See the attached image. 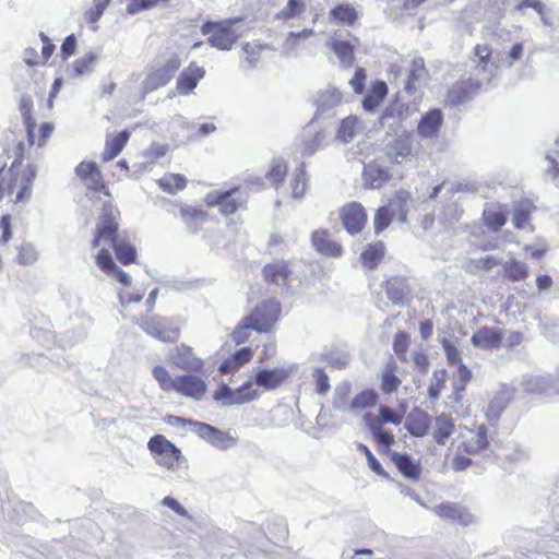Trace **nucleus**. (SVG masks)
<instances>
[{
  "label": "nucleus",
  "instance_id": "f257e3e1",
  "mask_svg": "<svg viewBox=\"0 0 559 559\" xmlns=\"http://www.w3.org/2000/svg\"><path fill=\"white\" fill-rule=\"evenodd\" d=\"M119 210L111 202L103 205L92 239V248H98L103 242L110 243L117 260L123 265L136 262V249L124 233L119 231Z\"/></svg>",
  "mask_w": 559,
  "mask_h": 559
},
{
  "label": "nucleus",
  "instance_id": "f03ea898",
  "mask_svg": "<svg viewBox=\"0 0 559 559\" xmlns=\"http://www.w3.org/2000/svg\"><path fill=\"white\" fill-rule=\"evenodd\" d=\"M36 168L25 163L24 143L16 145V155L9 167L0 168V201L8 199L13 203L27 202L33 192Z\"/></svg>",
  "mask_w": 559,
  "mask_h": 559
},
{
  "label": "nucleus",
  "instance_id": "7ed1b4c3",
  "mask_svg": "<svg viewBox=\"0 0 559 559\" xmlns=\"http://www.w3.org/2000/svg\"><path fill=\"white\" fill-rule=\"evenodd\" d=\"M281 316L282 306L276 298L260 300L235 325L230 338L236 345H241L250 340L252 331L259 334L271 333L275 330Z\"/></svg>",
  "mask_w": 559,
  "mask_h": 559
},
{
  "label": "nucleus",
  "instance_id": "20e7f679",
  "mask_svg": "<svg viewBox=\"0 0 559 559\" xmlns=\"http://www.w3.org/2000/svg\"><path fill=\"white\" fill-rule=\"evenodd\" d=\"M152 374L157 381L159 389L165 393H177L180 396L194 401H201L206 392V372H187L173 377L164 366H155Z\"/></svg>",
  "mask_w": 559,
  "mask_h": 559
},
{
  "label": "nucleus",
  "instance_id": "39448f33",
  "mask_svg": "<svg viewBox=\"0 0 559 559\" xmlns=\"http://www.w3.org/2000/svg\"><path fill=\"white\" fill-rule=\"evenodd\" d=\"M488 429L479 425L473 429L462 431L459 437L456 454L452 459L451 467L455 472H462L472 465V460L466 455H477L489 447Z\"/></svg>",
  "mask_w": 559,
  "mask_h": 559
},
{
  "label": "nucleus",
  "instance_id": "423d86ee",
  "mask_svg": "<svg viewBox=\"0 0 559 559\" xmlns=\"http://www.w3.org/2000/svg\"><path fill=\"white\" fill-rule=\"evenodd\" d=\"M239 22H241L240 17L206 21L201 26V33L206 36V40L212 47L230 50L241 36L236 28Z\"/></svg>",
  "mask_w": 559,
  "mask_h": 559
},
{
  "label": "nucleus",
  "instance_id": "0eeeda50",
  "mask_svg": "<svg viewBox=\"0 0 559 559\" xmlns=\"http://www.w3.org/2000/svg\"><path fill=\"white\" fill-rule=\"evenodd\" d=\"M404 412L393 409L385 405L380 406L377 415L366 413L364 416V420L374 440L385 448H390L394 443V436L391 432L383 430V425L393 424L399 426L402 424Z\"/></svg>",
  "mask_w": 559,
  "mask_h": 559
},
{
  "label": "nucleus",
  "instance_id": "6e6552de",
  "mask_svg": "<svg viewBox=\"0 0 559 559\" xmlns=\"http://www.w3.org/2000/svg\"><path fill=\"white\" fill-rule=\"evenodd\" d=\"M147 449L155 463L167 471L179 468L183 461L181 450L164 435L152 436L147 442Z\"/></svg>",
  "mask_w": 559,
  "mask_h": 559
},
{
  "label": "nucleus",
  "instance_id": "1a4fd4ad",
  "mask_svg": "<svg viewBox=\"0 0 559 559\" xmlns=\"http://www.w3.org/2000/svg\"><path fill=\"white\" fill-rule=\"evenodd\" d=\"M180 67L181 61L176 55L171 56L163 64L148 67L142 82L143 96L166 86L174 79Z\"/></svg>",
  "mask_w": 559,
  "mask_h": 559
},
{
  "label": "nucleus",
  "instance_id": "9d476101",
  "mask_svg": "<svg viewBox=\"0 0 559 559\" xmlns=\"http://www.w3.org/2000/svg\"><path fill=\"white\" fill-rule=\"evenodd\" d=\"M204 201L209 207H218L223 215L228 216L246 207L248 195L242 193L239 187H233L226 191L209 192Z\"/></svg>",
  "mask_w": 559,
  "mask_h": 559
},
{
  "label": "nucleus",
  "instance_id": "9b49d317",
  "mask_svg": "<svg viewBox=\"0 0 559 559\" xmlns=\"http://www.w3.org/2000/svg\"><path fill=\"white\" fill-rule=\"evenodd\" d=\"M411 200V193L406 190H400L395 193L393 200L389 205L379 207L373 216V229L376 235H380L386 229L393 221L394 211L391 209L393 204L401 210V221L406 219L407 211L404 210L408 201Z\"/></svg>",
  "mask_w": 559,
  "mask_h": 559
},
{
  "label": "nucleus",
  "instance_id": "f8f14e48",
  "mask_svg": "<svg viewBox=\"0 0 559 559\" xmlns=\"http://www.w3.org/2000/svg\"><path fill=\"white\" fill-rule=\"evenodd\" d=\"M139 325L150 335L163 342H176L180 330L170 320L160 317H150L141 320Z\"/></svg>",
  "mask_w": 559,
  "mask_h": 559
},
{
  "label": "nucleus",
  "instance_id": "ddd939ff",
  "mask_svg": "<svg viewBox=\"0 0 559 559\" xmlns=\"http://www.w3.org/2000/svg\"><path fill=\"white\" fill-rule=\"evenodd\" d=\"M74 171L88 190L103 192L105 195L110 197L103 174L95 162L83 160L75 167Z\"/></svg>",
  "mask_w": 559,
  "mask_h": 559
},
{
  "label": "nucleus",
  "instance_id": "4468645a",
  "mask_svg": "<svg viewBox=\"0 0 559 559\" xmlns=\"http://www.w3.org/2000/svg\"><path fill=\"white\" fill-rule=\"evenodd\" d=\"M367 217V212L359 202H348L340 210L342 224L350 235H357L365 228Z\"/></svg>",
  "mask_w": 559,
  "mask_h": 559
},
{
  "label": "nucleus",
  "instance_id": "2eb2a0df",
  "mask_svg": "<svg viewBox=\"0 0 559 559\" xmlns=\"http://www.w3.org/2000/svg\"><path fill=\"white\" fill-rule=\"evenodd\" d=\"M480 90V83L474 79L460 80L448 91L445 104L453 107L472 99Z\"/></svg>",
  "mask_w": 559,
  "mask_h": 559
},
{
  "label": "nucleus",
  "instance_id": "dca6fc26",
  "mask_svg": "<svg viewBox=\"0 0 559 559\" xmlns=\"http://www.w3.org/2000/svg\"><path fill=\"white\" fill-rule=\"evenodd\" d=\"M503 331L492 326H480L472 337L471 343L474 347L483 350H497L503 345Z\"/></svg>",
  "mask_w": 559,
  "mask_h": 559
},
{
  "label": "nucleus",
  "instance_id": "f3484780",
  "mask_svg": "<svg viewBox=\"0 0 559 559\" xmlns=\"http://www.w3.org/2000/svg\"><path fill=\"white\" fill-rule=\"evenodd\" d=\"M289 377L290 369L288 368L260 369L254 374V382L264 391H274L287 382Z\"/></svg>",
  "mask_w": 559,
  "mask_h": 559
},
{
  "label": "nucleus",
  "instance_id": "a211bd4d",
  "mask_svg": "<svg viewBox=\"0 0 559 559\" xmlns=\"http://www.w3.org/2000/svg\"><path fill=\"white\" fill-rule=\"evenodd\" d=\"M174 364L186 372L204 373L205 371V361L195 355L192 347L186 344L176 347Z\"/></svg>",
  "mask_w": 559,
  "mask_h": 559
},
{
  "label": "nucleus",
  "instance_id": "6ab92c4d",
  "mask_svg": "<svg viewBox=\"0 0 559 559\" xmlns=\"http://www.w3.org/2000/svg\"><path fill=\"white\" fill-rule=\"evenodd\" d=\"M388 158L395 164L408 160L414 156L413 135L411 132H403L397 135L389 145Z\"/></svg>",
  "mask_w": 559,
  "mask_h": 559
},
{
  "label": "nucleus",
  "instance_id": "aec40b11",
  "mask_svg": "<svg viewBox=\"0 0 559 559\" xmlns=\"http://www.w3.org/2000/svg\"><path fill=\"white\" fill-rule=\"evenodd\" d=\"M205 70L197 62H190L179 74L176 91L180 95H189L204 78Z\"/></svg>",
  "mask_w": 559,
  "mask_h": 559
},
{
  "label": "nucleus",
  "instance_id": "412c9836",
  "mask_svg": "<svg viewBox=\"0 0 559 559\" xmlns=\"http://www.w3.org/2000/svg\"><path fill=\"white\" fill-rule=\"evenodd\" d=\"M311 243L320 254L332 258H338L343 254L342 246L331 239L328 229L320 228L314 230L311 235Z\"/></svg>",
  "mask_w": 559,
  "mask_h": 559
},
{
  "label": "nucleus",
  "instance_id": "4be33fe9",
  "mask_svg": "<svg viewBox=\"0 0 559 559\" xmlns=\"http://www.w3.org/2000/svg\"><path fill=\"white\" fill-rule=\"evenodd\" d=\"M391 178L392 175L390 170L374 160L364 167L362 180L365 187L369 189H380L389 182Z\"/></svg>",
  "mask_w": 559,
  "mask_h": 559
},
{
  "label": "nucleus",
  "instance_id": "5701e85b",
  "mask_svg": "<svg viewBox=\"0 0 559 559\" xmlns=\"http://www.w3.org/2000/svg\"><path fill=\"white\" fill-rule=\"evenodd\" d=\"M95 262L104 273L112 274L124 286L130 285L131 278L129 274L116 265L108 249L102 248L95 257Z\"/></svg>",
  "mask_w": 559,
  "mask_h": 559
},
{
  "label": "nucleus",
  "instance_id": "b1692460",
  "mask_svg": "<svg viewBox=\"0 0 559 559\" xmlns=\"http://www.w3.org/2000/svg\"><path fill=\"white\" fill-rule=\"evenodd\" d=\"M254 355V350L251 347H241L228 356L218 367L221 374H233L238 371L241 367L249 364Z\"/></svg>",
  "mask_w": 559,
  "mask_h": 559
},
{
  "label": "nucleus",
  "instance_id": "393cba45",
  "mask_svg": "<svg viewBox=\"0 0 559 559\" xmlns=\"http://www.w3.org/2000/svg\"><path fill=\"white\" fill-rule=\"evenodd\" d=\"M443 123V116L440 109L433 108L427 111L419 120L417 131L423 138L431 139L439 134Z\"/></svg>",
  "mask_w": 559,
  "mask_h": 559
},
{
  "label": "nucleus",
  "instance_id": "a878e982",
  "mask_svg": "<svg viewBox=\"0 0 559 559\" xmlns=\"http://www.w3.org/2000/svg\"><path fill=\"white\" fill-rule=\"evenodd\" d=\"M131 132L129 130H122L116 134H107L105 147L100 155L102 160L109 162L116 158L128 144Z\"/></svg>",
  "mask_w": 559,
  "mask_h": 559
},
{
  "label": "nucleus",
  "instance_id": "bb28decb",
  "mask_svg": "<svg viewBox=\"0 0 559 559\" xmlns=\"http://www.w3.org/2000/svg\"><path fill=\"white\" fill-rule=\"evenodd\" d=\"M386 248L383 241L368 243L360 253V262L368 270L377 269L384 260Z\"/></svg>",
  "mask_w": 559,
  "mask_h": 559
},
{
  "label": "nucleus",
  "instance_id": "cd10ccee",
  "mask_svg": "<svg viewBox=\"0 0 559 559\" xmlns=\"http://www.w3.org/2000/svg\"><path fill=\"white\" fill-rule=\"evenodd\" d=\"M536 210L534 203L528 199H523L514 203L512 223L516 229L530 228L533 230L531 225V216Z\"/></svg>",
  "mask_w": 559,
  "mask_h": 559
},
{
  "label": "nucleus",
  "instance_id": "c85d7f7f",
  "mask_svg": "<svg viewBox=\"0 0 559 559\" xmlns=\"http://www.w3.org/2000/svg\"><path fill=\"white\" fill-rule=\"evenodd\" d=\"M399 367L393 358H390L380 376V390L384 394H392L399 390L402 384L401 378L397 376Z\"/></svg>",
  "mask_w": 559,
  "mask_h": 559
},
{
  "label": "nucleus",
  "instance_id": "c756f323",
  "mask_svg": "<svg viewBox=\"0 0 559 559\" xmlns=\"http://www.w3.org/2000/svg\"><path fill=\"white\" fill-rule=\"evenodd\" d=\"M431 426L430 416L418 408L413 409L406 420L407 431L415 437H424L427 435Z\"/></svg>",
  "mask_w": 559,
  "mask_h": 559
},
{
  "label": "nucleus",
  "instance_id": "7c9ffc66",
  "mask_svg": "<svg viewBox=\"0 0 559 559\" xmlns=\"http://www.w3.org/2000/svg\"><path fill=\"white\" fill-rule=\"evenodd\" d=\"M262 274L264 281L269 284L286 285L290 270L287 262L278 261L264 265Z\"/></svg>",
  "mask_w": 559,
  "mask_h": 559
},
{
  "label": "nucleus",
  "instance_id": "2f4dec72",
  "mask_svg": "<svg viewBox=\"0 0 559 559\" xmlns=\"http://www.w3.org/2000/svg\"><path fill=\"white\" fill-rule=\"evenodd\" d=\"M388 95V85L384 81H373L362 99V107L367 111H373Z\"/></svg>",
  "mask_w": 559,
  "mask_h": 559
},
{
  "label": "nucleus",
  "instance_id": "473e14b6",
  "mask_svg": "<svg viewBox=\"0 0 559 559\" xmlns=\"http://www.w3.org/2000/svg\"><path fill=\"white\" fill-rule=\"evenodd\" d=\"M329 14L332 21L346 26H354L359 20V12L350 3L336 4Z\"/></svg>",
  "mask_w": 559,
  "mask_h": 559
},
{
  "label": "nucleus",
  "instance_id": "72a5a7b5",
  "mask_svg": "<svg viewBox=\"0 0 559 559\" xmlns=\"http://www.w3.org/2000/svg\"><path fill=\"white\" fill-rule=\"evenodd\" d=\"M156 183L165 193L177 194L187 188L188 179L181 174L166 173L163 177L156 180Z\"/></svg>",
  "mask_w": 559,
  "mask_h": 559
},
{
  "label": "nucleus",
  "instance_id": "f704fd0d",
  "mask_svg": "<svg viewBox=\"0 0 559 559\" xmlns=\"http://www.w3.org/2000/svg\"><path fill=\"white\" fill-rule=\"evenodd\" d=\"M400 473L409 479L417 480L421 474L419 463L414 462L411 456L401 453H393L391 456Z\"/></svg>",
  "mask_w": 559,
  "mask_h": 559
},
{
  "label": "nucleus",
  "instance_id": "c9c22d12",
  "mask_svg": "<svg viewBox=\"0 0 559 559\" xmlns=\"http://www.w3.org/2000/svg\"><path fill=\"white\" fill-rule=\"evenodd\" d=\"M455 424L450 415L441 414L436 417L432 437L438 444H444L454 432Z\"/></svg>",
  "mask_w": 559,
  "mask_h": 559
},
{
  "label": "nucleus",
  "instance_id": "e433bc0d",
  "mask_svg": "<svg viewBox=\"0 0 559 559\" xmlns=\"http://www.w3.org/2000/svg\"><path fill=\"white\" fill-rule=\"evenodd\" d=\"M378 402V394L373 389H365L350 401L347 409L352 413L372 408Z\"/></svg>",
  "mask_w": 559,
  "mask_h": 559
},
{
  "label": "nucleus",
  "instance_id": "4c0bfd02",
  "mask_svg": "<svg viewBox=\"0 0 559 559\" xmlns=\"http://www.w3.org/2000/svg\"><path fill=\"white\" fill-rule=\"evenodd\" d=\"M287 171L288 165L283 158H273L265 177L270 183L277 189L284 183Z\"/></svg>",
  "mask_w": 559,
  "mask_h": 559
},
{
  "label": "nucleus",
  "instance_id": "58836bf2",
  "mask_svg": "<svg viewBox=\"0 0 559 559\" xmlns=\"http://www.w3.org/2000/svg\"><path fill=\"white\" fill-rule=\"evenodd\" d=\"M53 131L51 122H43L38 128L36 121H33L32 134L27 133V142L29 146L43 147Z\"/></svg>",
  "mask_w": 559,
  "mask_h": 559
},
{
  "label": "nucleus",
  "instance_id": "ea45409f",
  "mask_svg": "<svg viewBox=\"0 0 559 559\" xmlns=\"http://www.w3.org/2000/svg\"><path fill=\"white\" fill-rule=\"evenodd\" d=\"M330 47L344 66L352 67L354 64L355 46L350 41L334 39Z\"/></svg>",
  "mask_w": 559,
  "mask_h": 559
},
{
  "label": "nucleus",
  "instance_id": "a19ab883",
  "mask_svg": "<svg viewBox=\"0 0 559 559\" xmlns=\"http://www.w3.org/2000/svg\"><path fill=\"white\" fill-rule=\"evenodd\" d=\"M501 259L495 255H486L480 259H469L464 269L466 272L471 274H476L479 272H488L496 266L501 264Z\"/></svg>",
  "mask_w": 559,
  "mask_h": 559
},
{
  "label": "nucleus",
  "instance_id": "79ce46f5",
  "mask_svg": "<svg viewBox=\"0 0 559 559\" xmlns=\"http://www.w3.org/2000/svg\"><path fill=\"white\" fill-rule=\"evenodd\" d=\"M528 275V269L523 262L511 259L503 264V276L512 283L525 281Z\"/></svg>",
  "mask_w": 559,
  "mask_h": 559
},
{
  "label": "nucleus",
  "instance_id": "37998d69",
  "mask_svg": "<svg viewBox=\"0 0 559 559\" xmlns=\"http://www.w3.org/2000/svg\"><path fill=\"white\" fill-rule=\"evenodd\" d=\"M255 386L254 379L245 381L240 386L235 389L234 403L242 405L257 400L260 396V392Z\"/></svg>",
  "mask_w": 559,
  "mask_h": 559
},
{
  "label": "nucleus",
  "instance_id": "c03bdc74",
  "mask_svg": "<svg viewBox=\"0 0 559 559\" xmlns=\"http://www.w3.org/2000/svg\"><path fill=\"white\" fill-rule=\"evenodd\" d=\"M483 221L489 229L499 231L507 223V212L502 206L487 209L483 212Z\"/></svg>",
  "mask_w": 559,
  "mask_h": 559
},
{
  "label": "nucleus",
  "instance_id": "a18cd8bd",
  "mask_svg": "<svg viewBox=\"0 0 559 559\" xmlns=\"http://www.w3.org/2000/svg\"><path fill=\"white\" fill-rule=\"evenodd\" d=\"M473 52L477 58V68L480 70L486 71L490 66L498 68V66L492 60L493 50L488 44L475 45Z\"/></svg>",
  "mask_w": 559,
  "mask_h": 559
},
{
  "label": "nucleus",
  "instance_id": "49530a36",
  "mask_svg": "<svg viewBox=\"0 0 559 559\" xmlns=\"http://www.w3.org/2000/svg\"><path fill=\"white\" fill-rule=\"evenodd\" d=\"M411 344V337L405 331H399L393 338V352L401 362L407 361V350Z\"/></svg>",
  "mask_w": 559,
  "mask_h": 559
},
{
  "label": "nucleus",
  "instance_id": "de8ad7c7",
  "mask_svg": "<svg viewBox=\"0 0 559 559\" xmlns=\"http://www.w3.org/2000/svg\"><path fill=\"white\" fill-rule=\"evenodd\" d=\"M308 188V175L305 164H301L295 171L292 181V191L295 198H302Z\"/></svg>",
  "mask_w": 559,
  "mask_h": 559
},
{
  "label": "nucleus",
  "instance_id": "09e8293b",
  "mask_svg": "<svg viewBox=\"0 0 559 559\" xmlns=\"http://www.w3.org/2000/svg\"><path fill=\"white\" fill-rule=\"evenodd\" d=\"M180 217L187 224L204 222L207 219V213L200 207L183 205L179 210Z\"/></svg>",
  "mask_w": 559,
  "mask_h": 559
},
{
  "label": "nucleus",
  "instance_id": "8fccbe9b",
  "mask_svg": "<svg viewBox=\"0 0 559 559\" xmlns=\"http://www.w3.org/2000/svg\"><path fill=\"white\" fill-rule=\"evenodd\" d=\"M447 371L444 369L435 370L432 380L428 388V395L431 400H438L441 391L445 388Z\"/></svg>",
  "mask_w": 559,
  "mask_h": 559
},
{
  "label": "nucleus",
  "instance_id": "3c124183",
  "mask_svg": "<svg viewBox=\"0 0 559 559\" xmlns=\"http://www.w3.org/2000/svg\"><path fill=\"white\" fill-rule=\"evenodd\" d=\"M19 109L21 111L26 133L32 134V126L35 118L33 117V99L29 95H25L20 99Z\"/></svg>",
  "mask_w": 559,
  "mask_h": 559
},
{
  "label": "nucleus",
  "instance_id": "603ef678",
  "mask_svg": "<svg viewBox=\"0 0 559 559\" xmlns=\"http://www.w3.org/2000/svg\"><path fill=\"white\" fill-rule=\"evenodd\" d=\"M436 513L442 518L453 521H463L464 512L455 503H442L436 507Z\"/></svg>",
  "mask_w": 559,
  "mask_h": 559
},
{
  "label": "nucleus",
  "instance_id": "864d4df0",
  "mask_svg": "<svg viewBox=\"0 0 559 559\" xmlns=\"http://www.w3.org/2000/svg\"><path fill=\"white\" fill-rule=\"evenodd\" d=\"M384 289L388 298L394 304H403L405 292L403 285L397 280H388L384 283Z\"/></svg>",
  "mask_w": 559,
  "mask_h": 559
},
{
  "label": "nucleus",
  "instance_id": "5fc2aeb1",
  "mask_svg": "<svg viewBox=\"0 0 559 559\" xmlns=\"http://www.w3.org/2000/svg\"><path fill=\"white\" fill-rule=\"evenodd\" d=\"M306 9L304 0H288L284 9L278 13V17L282 20H292L300 15Z\"/></svg>",
  "mask_w": 559,
  "mask_h": 559
},
{
  "label": "nucleus",
  "instance_id": "6e6d98bb",
  "mask_svg": "<svg viewBox=\"0 0 559 559\" xmlns=\"http://www.w3.org/2000/svg\"><path fill=\"white\" fill-rule=\"evenodd\" d=\"M441 345L449 365L456 366L462 362L461 350L454 342L449 338H443Z\"/></svg>",
  "mask_w": 559,
  "mask_h": 559
},
{
  "label": "nucleus",
  "instance_id": "4d7b16f0",
  "mask_svg": "<svg viewBox=\"0 0 559 559\" xmlns=\"http://www.w3.org/2000/svg\"><path fill=\"white\" fill-rule=\"evenodd\" d=\"M358 120L355 117H347L342 120L337 135L341 140L347 142L355 136Z\"/></svg>",
  "mask_w": 559,
  "mask_h": 559
},
{
  "label": "nucleus",
  "instance_id": "13d9d810",
  "mask_svg": "<svg viewBox=\"0 0 559 559\" xmlns=\"http://www.w3.org/2000/svg\"><path fill=\"white\" fill-rule=\"evenodd\" d=\"M235 389L229 388L223 383L214 391L213 397L215 401L221 402L223 405L230 406L237 405L234 403Z\"/></svg>",
  "mask_w": 559,
  "mask_h": 559
},
{
  "label": "nucleus",
  "instance_id": "bf43d9fd",
  "mask_svg": "<svg viewBox=\"0 0 559 559\" xmlns=\"http://www.w3.org/2000/svg\"><path fill=\"white\" fill-rule=\"evenodd\" d=\"M170 0H131L128 12L133 14L140 11L150 10L160 4H167Z\"/></svg>",
  "mask_w": 559,
  "mask_h": 559
},
{
  "label": "nucleus",
  "instance_id": "052dcab7",
  "mask_svg": "<svg viewBox=\"0 0 559 559\" xmlns=\"http://www.w3.org/2000/svg\"><path fill=\"white\" fill-rule=\"evenodd\" d=\"M37 260V253L32 246L23 245L19 248L16 261L21 265H31Z\"/></svg>",
  "mask_w": 559,
  "mask_h": 559
},
{
  "label": "nucleus",
  "instance_id": "680f3d73",
  "mask_svg": "<svg viewBox=\"0 0 559 559\" xmlns=\"http://www.w3.org/2000/svg\"><path fill=\"white\" fill-rule=\"evenodd\" d=\"M366 79V70L364 68H357L355 70L354 76L349 81V84L353 87L355 94H362L365 90Z\"/></svg>",
  "mask_w": 559,
  "mask_h": 559
},
{
  "label": "nucleus",
  "instance_id": "e2e57ef3",
  "mask_svg": "<svg viewBox=\"0 0 559 559\" xmlns=\"http://www.w3.org/2000/svg\"><path fill=\"white\" fill-rule=\"evenodd\" d=\"M412 359H413L414 366L418 372H420L423 374L428 372L430 361H429L428 355L425 352L419 350V352L413 353Z\"/></svg>",
  "mask_w": 559,
  "mask_h": 559
},
{
  "label": "nucleus",
  "instance_id": "0e129e2a",
  "mask_svg": "<svg viewBox=\"0 0 559 559\" xmlns=\"http://www.w3.org/2000/svg\"><path fill=\"white\" fill-rule=\"evenodd\" d=\"M316 379V390L319 394H325L330 391V380L328 374L323 369H316L314 371Z\"/></svg>",
  "mask_w": 559,
  "mask_h": 559
},
{
  "label": "nucleus",
  "instance_id": "69168bd1",
  "mask_svg": "<svg viewBox=\"0 0 559 559\" xmlns=\"http://www.w3.org/2000/svg\"><path fill=\"white\" fill-rule=\"evenodd\" d=\"M209 442L217 448H227L234 442V439L228 432H224L216 428Z\"/></svg>",
  "mask_w": 559,
  "mask_h": 559
},
{
  "label": "nucleus",
  "instance_id": "338daca9",
  "mask_svg": "<svg viewBox=\"0 0 559 559\" xmlns=\"http://www.w3.org/2000/svg\"><path fill=\"white\" fill-rule=\"evenodd\" d=\"M110 0H99L95 3V5L90 9L86 13L87 20L91 23H96L100 16L103 15L104 11L108 7Z\"/></svg>",
  "mask_w": 559,
  "mask_h": 559
},
{
  "label": "nucleus",
  "instance_id": "774afa93",
  "mask_svg": "<svg viewBox=\"0 0 559 559\" xmlns=\"http://www.w3.org/2000/svg\"><path fill=\"white\" fill-rule=\"evenodd\" d=\"M527 8H532L539 15H543L545 13V5L543 4V2L540 0H521L515 5V10L519 12L526 10Z\"/></svg>",
  "mask_w": 559,
  "mask_h": 559
}]
</instances>
